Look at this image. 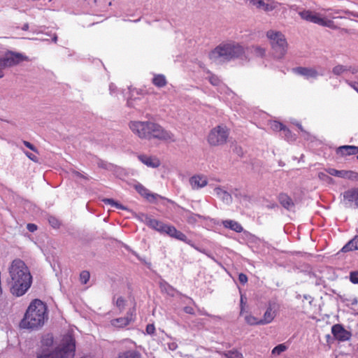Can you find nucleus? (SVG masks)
<instances>
[{"instance_id": "680f3d73", "label": "nucleus", "mask_w": 358, "mask_h": 358, "mask_svg": "<svg viewBox=\"0 0 358 358\" xmlns=\"http://www.w3.org/2000/svg\"><path fill=\"white\" fill-rule=\"evenodd\" d=\"M115 90V86L113 85H110V93L113 94V91Z\"/></svg>"}, {"instance_id": "6e6552de", "label": "nucleus", "mask_w": 358, "mask_h": 358, "mask_svg": "<svg viewBox=\"0 0 358 358\" xmlns=\"http://www.w3.org/2000/svg\"><path fill=\"white\" fill-rule=\"evenodd\" d=\"M299 14L302 19L306 21L331 29H336V27L334 24V22L331 20L322 16L318 13L307 10L301 11L299 13Z\"/></svg>"}, {"instance_id": "cd10ccee", "label": "nucleus", "mask_w": 358, "mask_h": 358, "mask_svg": "<svg viewBox=\"0 0 358 358\" xmlns=\"http://www.w3.org/2000/svg\"><path fill=\"white\" fill-rule=\"evenodd\" d=\"M269 126L271 127V129H273V131H286V132H289V129L285 127L284 126L282 123L278 122V121H271L269 122Z\"/></svg>"}, {"instance_id": "6ab92c4d", "label": "nucleus", "mask_w": 358, "mask_h": 358, "mask_svg": "<svg viewBox=\"0 0 358 358\" xmlns=\"http://www.w3.org/2000/svg\"><path fill=\"white\" fill-rule=\"evenodd\" d=\"M163 233L184 242H186L187 239V236L183 233L177 230L175 227L171 225L166 224Z\"/></svg>"}, {"instance_id": "2eb2a0df", "label": "nucleus", "mask_w": 358, "mask_h": 358, "mask_svg": "<svg viewBox=\"0 0 358 358\" xmlns=\"http://www.w3.org/2000/svg\"><path fill=\"white\" fill-rule=\"evenodd\" d=\"M134 312V309L129 310V311L127 312L126 317L112 320L110 321L111 325L116 328H123L129 325L135 319Z\"/></svg>"}, {"instance_id": "3c124183", "label": "nucleus", "mask_w": 358, "mask_h": 358, "mask_svg": "<svg viewBox=\"0 0 358 358\" xmlns=\"http://www.w3.org/2000/svg\"><path fill=\"white\" fill-rule=\"evenodd\" d=\"M136 100V99H130L129 100H128L127 101L128 106L132 107V108H138V104L134 103Z\"/></svg>"}, {"instance_id": "c03bdc74", "label": "nucleus", "mask_w": 358, "mask_h": 358, "mask_svg": "<svg viewBox=\"0 0 358 358\" xmlns=\"http://www.w3.org/2000/svg\"><path fill=\"white\" fill-rule=\"evenodd\" d=\"M350 280L352 283L358 284V271L351 272L350 274Z\"/></svg>"}, {"instance_id": "de8ad7c7", "label": "nucleus", "mask_w": 358, "mask_h": 358, "mask_svg": "<svg viewBox=\"0 0 358 358\" xmlns=\"http://www.w3.org/2000/svg\"><path fill=\"white\" fill-rule=\"evenodd\" d=\"M7 68L6 64L3 62V60L1 57H0V78H3L4 76L3 70Z\"/></svg>"}, {"instance_id": "4c0bfd02", "label": "nucleus", "mask_w": 358, "mask_h": 358, "mask_svg": "<svg viewBox=\"0 0 358 358\" xmlns=\"http://www.w3.org/2000/svg\"><path fill=\"white\" fill-rule=\"evenodd\" d=\"M318 178L322 180V181H324L329 184H333L334 183V180L329 177L328 175H327L326 173H322V172H320L318 173Z\"/></svg>"}, {"instance_id": "9d476101", "label": "nucleus", "mask_w": 358, "mask_h": 358, "mask_svg": "<svg viewBox=\"0 0 358 358\" xmlns=\"http://www.w3.org/2000/svg\"><path fill=\"white\" fill-rule=\"evenodd\" d=\"M341 202L346 208L357 209L358 208V187L345 190L342 194Z\"/></svg>"}, {"instance_id": "bf43d9fd", "label": "nucleus", "mask_w": 358, "mask_h": 358, "mask_svg": "<svg viewBox=\"0 0 358 358\" xmlns=\"http://www.w3.org/2000/svg\"><path fill=\"white\" fill-rule=\"evenodd\" d=\"M285 137L289 140L291 138V137L289 136V134H290V131L289 130V132H286V131H283Z\"/></svg>"}, {"instance_id": "603ef678", "label": "nucleus", "mask_w": 358, "mask_h": 358, "mask_svg": "<svg viewBox=\"0 0 358 358\" xmlns=\"http://www.w3.org/2000/svg\"><path fill=\"white\" fill-rule=\"evenodd\" d=\"M349 71L352 74H356L358 72V68L357 66H347V72Z\"/></svg>"}, {"instance_id": "f704fd0d", "label": "nucleus", "mask_w": 358, "mask_h": 358, "mask_svg": "<svg viewBox=\"0 0 358 358\" xmlns=\"http://www.w3.org/2000/svg\"><path fill=\"white\" fill-rule=\"evenodd\" d=\"M103 202L105 203L110 205L111 206H115V208H119V209H125V208L122 205L115 201L112 199H103Z\"/></svg>"}, {"instance_id": "a878e982", "label": "nucleus", "mask_w": 358, "mask_h": 358, "mask_svg": "<svg viewBox=\"0 0 358 358\" xmlns=\"http://www.w3.org/2000/svg\"><path fill=\"white\" fill-rule=\"evenodd\" d=\"M355 250H358V235L345 245L341 249V251L346 252Z\"/></svg>"}, {"instance_id": "39448f33", "label": "nucleus", "mask_w": 358, "mask_h": 358, "mask_svg": "<svg viewBox=\"0 0 358 358\" xmlns=\"http://www.w3.org/2000/svg\"><path fill=\"white\" fill-rule=\"evenodd\" d=\"M266 37L271 45L273 57L278 59L283 58L287 53L288 47L284 34L278 31L269 30L266 32Z\"/></svg>"}, {"instance_id": "393cba45", "label": "nucleus", "mask_w": 358, "mask_h": 358, "mask_svg": "<svg viewBox=\"0 0 358 358\" xmlns=\"http://www.w3.org/2000/svg\"><path fill=\"white\" fill-rule=\"evenodd\" d=\"M275 317V313L271 307H268L264 313L263 319L260 320V324L271 323Z\"/></svg>"}, {"instance_id": "5701e85b", "label": "nucleus", "mask_w": 358, "mask_h": 358, "mask_svg": "<svg viewBox=\"0 0 358 358\" xmlns=\"http://www.w3.org/2000/svg\"><path fill=\"white\" fill-rule=\"evenodd\" d=\"M337 152L342 156L355 155L358 153V147L354 145L341 146L338 148Z\"/></svg>"}, {"instance_id": "0eeeda50", "label": "nucleus", "mask_w": 358, "mask_h": 358, "mask_svg": "<svg viewBox=\"0 0 358 358\" xmlns=\"http://www.w3.org/2000/svg\"><path fill=\"white\" fill-rule=\"evenodd\" d=\"M229 136V130L224 125H217L213 128L207 138L210 145L218 146L227 143Z\"/></svg>"}, {"instance_id": "864d4df0", "label": "nucleus", "mask_w": 358, "mask_h": 358, "mask_svg": "<svg viewBox=\"0 0 358 358\" xmlns=\"http://www.w3.org/2000/svg\"><path fill=\"white\" fill-rule=\"evenodd\" d=\"M238 280L241 283L245 284L248 282V277L243 273H240L238 275Z\"/></svg>"}, {"instance_id": "49530a36", "label": "nucleus", "mask_w": 358, "mask_h": 358, "mask_svg": "<svg viewBox=\"0 0 358 358\" xmlns=\"http://www.w3.org/2000/svg\"><path fill=\"white\" fill-rule=\"evenodd\" d=\"M49 223L54 227V228H57L59 226V222L57 219L55 218V217H50L49 218Z\"/></svg>"}, {"instance_id": "ddd939ff", "label": "nucleus", "mask_w": 358, "mask_h": 358, "mask_svg": "<svg viewBox=\"0 0 358 358\" xmlns=\"http://www.w3.org/2000/svg\"><path fill=\"white\" fill-rule=\"evenodd\" d=\"M326 172L329 175L344 178L348 179L350 180H358V173L352 171H345V170H336L333 168H328L325 169Z\"/></svg>"}, {"instance_id": "7c9ffc66", "label": "nucleus", "mask_w": 358, "mask_h": 358, "mask_svg": "<svg viewBox=\"0 0 358 358\" xmlns=\"http://www.w3.org/2000/svg\"><path fill=\"white\" fill-rule=\"evenodd\" d=\"M332 72L336 76L342 75L347 72V66H343L341 64L336 65L333 68Z\"/></svg>"}, {"instance_id": "ea45409f", "label": "nucleus", "mask_w": 358, "mask_h": 358, "mask_svg": "<svg viewBox=\"0 0 358 358\" xmlns=\"http://www.w3.org/2000/svg\"><path fill=\"white\" fill-rule=\"evenodd\" d=\"M198 217L201 218L203 217L199 215H197V214H194V213H189V215L187 217V220L189 223L194 224V223L196 222Z\"/></svg>"}, {"instance_id": "c756f323", "label": "nucleus", "mask_w": 358, "mask_h": 358, "mask_svg": "<svg viewBox=\"0 0 358 358\" xmlns=\"http://www.w3.org/2000/svg\"><path fill=\"white\" fill-rule=\"evenodd\" d=\"M245 320L250 325H261L260 320L252 315H246L245 316Z\"/></svg>"}, {"instance_id": "338daca9", "label": "nucleus", "mask_w": 358, "mask_h": 358, "mask_svg": "<svg viewBox=\"0 0 358 358\" xmlns=\"http://www.w3.org/2000/svg\"><path fill=\"white\" fill-rule=\"evenodd\" d=\"M357 159H358V155H357Z\"/></svg>"}, {"instance_id": "69168bd1", "label": "nucleus", "mask_w": 358, "mask_h": 358, "mask_svg": "<svg viewBox=\"0 0 358 358\" xmlns=\"http://www.w3.org/2000/svg\"><path fill=\"white\" fill-rule=\"evenodd\" d=\"M298 127H299V128L301 131H303V129H302V127H301V124H298Z\"/></svg>"}, {"instance_id": "f3484780", "label": "nucleus", "mask_w": 358, "mask_h": 358, "mask_svg": "<svg viewBox=\"0 0 358 358\" xmlns=\"http://www.w3.org/2000/svg\"><path fill=\"white\" fill-rule=\"evenodd\" d=\"M294 71L306 79H316L320 75H322L314 68L298 67L294 69Z\"/></svg>"}, {"instance_id": "c9c22d12", "label": "nucleus", "mask_w": 358, "mask_h": 358, "mask_svg": "<svg viewBox=\"0 0 358 358\" xmlns=\"http://www.w3.org/2000/svg\"><path fill=\"white\" fill-rule=\"evenodd\" d=\"M251 51L253 52L258 57H263L265 55V49L259 46H254L251 48Z\"/></svg>"}, {"instance_id": "09e8293b", "label": "nucleus", "mask_w": 358, "mask_h": 358, "mask_svg": "<svg viewBox=\"0 0 358 358\" xmlns=\"http://www.w3.org/2000/svg\"><path fill=\"white\" fill-rule=\"evenodd\" d=\"M23 144L28 148H29L30 150H31L32 151H34V152H38V150L36 149V148L32 145L31 143L27 141H23Z\"/></svg>"}, {"instance_id": "473e14b6", "label": "nucleus", "mask_w": 358, "mask_h": 358, "mask_svg": "<svg viewBox=\"0 0 358 358\" xmlns=\"http://www.w3.org/2000/svg\"><path fill=\"white\" fill-rule=\"evenodd\" d=\"M287 349V348L285 344H280L272 350V354L274 355H279L280 353L285 352Z\"/></svg>"}, {"instance_id": "c85d7f7f", "label": "nucleus", "mask_w": 358, "mask_h": 358, "mask_svg": "<svg viewBox=\"0 0 358 358\" xmlns=\"http://www.w3.org/2000/svg\"><path fill=\"white\" fill-rule=\"evenodd\" d=\"M152 82L155 85L159 87H162L166 85V78L163 75L155 76Z\"/></svg>"}, {"instance_id": "aec40b11", "label": "nucleus", "mask_w": 358, "mask_h": 358, "mask_svg": "<svg viewBox=\"0 0 358 358\" xmlns=\"http://www.w3.org/2000/svg\"><path fill=\"white\" fill-rule=\"evenodd\" d=\"M144 222L149 227H150L160 233L164 232V229L166 225L164 222H162L159 220L151 218L148 216H145Z\"/></svg>"}, {"instance_id": "f03ea898", "label": "nucleus", "mask_w": 358, "mask_h": 358, "mask_svg": "<svg viewBox=\"0 0 358 358\" xmlns=\"http://www.w3.org/2000/svg\"><path fill=\"white\" fill-rule=\"evenodd\" d=\"M48 319L46 304L39 299H34L29 305L20 327L26 329H38L44 325Z\"/></svg>"}, {"instance_id": "a19ab883", "label": "nucleus", "mask_w": 358, "mask_h": 358, "mask_svg": "<svg viewBox=\"0 0 358 358\" xmlns=\"http://www.w3.org/2000/svg\"><path fill=\"white\" fill-rule=\"evenodd\" d=\"M72 176L74 178H76V179H80H80H84V180H89V178L87 176H85V175H84V174H83V173H80V172H78L77 171H75V170L72 171Z\"/></svg>"}, {"instance_id": "79ce46f5", "label": "nucleus", "mask_w": 358, "mask_h": 358, "mask_svg": "<svg viewBox=\"0 0 358 358\" xmlns=\"http://www.w3.org/2000/svg\"><path fill=\"white\" fill-rule=\"evenodd\" d=\"M169 348V350H171V351H173L177 349L178 348V344L177 343L173 340L171 338H170L169 341H168L166 344Z\"/></svg>"}, {"instance_id": "a18cd8bd", "label": "nucleus", "mask_w": 358, "mask_h": 358, "mask_svg": "<svg viewBox=\"0 0 358 358\" xmlns=\"http://www.w3.org/2000/svg\"><path fill=\"white\" fill-rule=\"evenodd\" d=\"M22 151H23V152L25 154V155H26V156H27L29 159H31V161H33V162H38V157H37L35 155H34V154H32V153H31V152H29L25 151V150H22Z\"/></svg>"}, {"instance_id": "6e6d98bb", "label": "nucleus", "mask_w": 358, "mask_h": 358, "mask_svg": "<svg viewBox=\"0 0 358 358\" xmlns=\"http://www.w3.org/2000/svg\"><path fill=\"white\" fill-rule=\"evenodd\" d=\"M27 228L31 232H34L37 229V227L34 224H28Z\"/></svg>"}, {"instance_id": "412c9836", "label": "nucleus", "mask_w": 358, "mask_h": 358, "mask_svg": "<svg viewBox=\"0 0 358 358\" xmlns=\"http://www.w3.org/2000/svg\"><path fill=\"white\" fill-rule=\"evenodd\" d=\"M215 195L224 203L230 204L232 202L231 195L221 187H216L214 189Z\"/></svg>"}, {"instance_id": "4468645a", "label": "nucleus", "mask_w": 358, "mask_h": 358, "mask_svg": "<svg viewBox=\"0 0 358 358\" xmlns=\"http://www.w3.org/2000/svg\"><path fill=\"white\" fill-rule=\"evenodd\" d=\"M189 185L193 190H198L207 186L208 180L203 174H195L189 178Z\"/></svg>"}, {"instance_id": "dca6fc26", "label": "nucleus", "mask_w": 358, "mask_h": 358, "mask_svg": "<svg viewBox=\"0 0 358 358\" xmlns=\"http://www.w3.org/2000/svg\"><path fill=\"white\" fill-rule=\"evenodd\" d=\"M331 333L334 338L339 341H348L351 337V333L346 329L341 324H334L331 327Z\"/></svg>"}, {"instance_id": "b1692460", "label": "nucleus", "mask_w": 358, "mask_h": 358, "mask_svg": "<svg viewBox=\"0 0 358 358\" xmlns=\"http://www.w3.org/2000/svg\"><path fill=\"white\" fill-rule=\"evenodd\" d=\"M223 226L227 229H230L237 233H241L243 231V227L238 222L232 220H226L222 221Z\"/></svg>"}, {"instance_id": "e2e57ef3", "label": "nucleus", "mask_w": 358, "mask_h": 358, "mask_svg": "<svg viewBox=\"0 0 358 358\" xmlns=\"http://www.w3.org/2000/svg\"><path fill=\"white\" fill-rule=\"evenodd\" d=\"M28 27H29L28 24H24V27H23L22 29H23V30H27V29H28Z\"/></svg>"}, {"instance_id": "7ed1b4c3", "label": "nucleus", "mask_w": 358, "mask_h": 358, "mask_svg": "<svg viewBox=\"0 0 358 358\" xmlns=\"http://www.w3.org/2000/svg\"><path fill=\"white\" fill-rule=\"evenodd\" d=\"M244 53V48L236 43L220 44L209 53L210 59L215 63L229 61L241 57Z\"/></svg>"}, {"instance_id": "8fccbe9b", "label": "nucleus", "mask_w": 358, "mask_h": 358, "mask_svg": "<svg viewBox=\"0 0 358 358\" xmlns=\"http://www.w3.org/2000/svg\"><path fill=\"white\" fill-rule=\"evenodd\" d=\"M155 327L154 326V324H148L147 327H146V332L150 334V335H152L155 333Z\"/></svg>"}, {"instance_id": "72a5a7b5", "label": "nucleus", "mask_w": 358, "mask_h": 358, "mask_svg": "<svg viewBox=\"0 0 358 358\" xmlns=\"http://www.w3.org/2000/svg\"><path fill=\"white\" fill-rule=\"evenodd\" d=\"M227 358H243V355L237 350H231L224 354Z\"/></svg>"}, {"instance_id": "052dcab7", "label": "nucleus", "mask_w": 358, "mask_h": 358, "mask_svg": "<svg viewBox=\"0 0 358 358\" xmlns=\"http://www.w3.org/2000/svg\"><path fill=\"white\" fill-rule=\"evenodd\" d=\"M45 342H46V344L52 343V337H50V338H47V339L45 340Z\"/></svg>"}, {"instance_id": "9b49d317", "label": "nucleus", "mask_w": 358, "mask_h": 358, "mask_svg": "<svg viewBox=\"0 0 358 358\" xmlns=\"http://www.w3.org/2000/svg\"><path fill=\"white\" fill-rule=\"evenodd\" d=\"M1 58L7 68L17 65L23 61H29V57L26 55L12 51L7 52Z\"/></svg>"}, {"instance_id": "2f4dec72", "label": "nucleus", "mask_w": 358, "mask_h": 358, "mask_svg": "<svg viewBox=\"0 0 358 358\" xmlns=\"http://www.w3.org/2000/svg\"><path fill=\"white\" fill-rule=\"evenodd\" d=\"M117 358H140V355L136 351H127L120 354Z\"/></svg>"}, {"instance_id": "20e7f679", "label": "nucleus", "mask_w": 358, "mask_h": 358, "mask_svg": "<svg viewBox=\"0 0 358 358\" xmlns=\"http://www.w3.org/2000/svg\"><path fill=\"white\" fill-rule=\"evenodd\" d=\"M74 350V338L68 334L62 338L54 351L43 350L38 355V358H69L73 355Z\"/></svg>"}, {"instance_id": "4be33fe9", "label": "nucleus", "mask_w": 358, "mask_h": 358, "mask_svg": "<svg viewBox=\"0 0 358 358\" xmlns=\"http://www.w3.org/2000/svg\"><path fill=\"white\" fill-rule=\"evenodd\" d=\"M135 189L141 195L145 197L150 201H154L158 197L157 194L150 193V191L141 184L136 185Z\"/></svg>"}, {"instance_id": "e433bc0d", "label": "nucleus", "mask_w": 358, "mask_h": 358, "mask_svg": "<svg viewBox=\"0 0 358 358\" xmlns=\"http://www.w3.org/2000/svg\"><path fill=\"white\" fill-rule=\"evenodd\" d=\"M90 278V274L87 271H83L80 274V280L83 284H86L89 281Z\"/></svg>"}, {"instance_id": "a211bd4d", "label": "nucleus", "mask_w": 358, "mask_h": 358, "mask_svg": "<svg viewBox=\"0 0 358 358\" xmlns=\"http://www.w3.org/2000/svg\"><path fill=\"white\" fill-rule=\"evenodd\" d=\"M138 160L143 164L150 168H157L160 166V160L155 156H150L147 155H138Z\"/></svg>"}, {"instance_id": "bb28decb", "label": "nucleus", "mask_w": 358, "mask_h": 358, "mask_svg": "<svg viewBox=\"0 0 358 358\" xmlns=\"http://www.w3.org/2000/svg\"><path fill=\"white\" fill-rule=\"evenodd\" d=\"M280 203L287 209L291 210L294 206V203L291 198L285 194H281L279 196Z\"/></svg>"}, {"instance_id": "423d86ee", "label": "nucleus", "mask_w": 358, "mask_h": 358, "mask_svg": "<svg viewBox=\"0 0 358 358\" xmlns=\"http://www.w3.org/2000/svg\"><path fill=\"white\" fill-rule=\"evenodd\" d=\"M173 134L164 129L159 123L150 121L146 140L148 141H173Z\"/></svg>"}, {"instance_id": "0e129e2a", "label": "nucleus", "mask_w": 358, "mask_h": 358, "mask_svg": "<svg viewBox=\"0 0 358 358\" xmlns=\"http://www.w3.org/2000/svg\"><path fill=\"white\" fill-rule=\"evenodd\" d=\"M57 36H55L53 38H52V41L56 43L57 42Z\"/></svg>"}, {"instance_id": "13d9d810", "label": "nucleus", "mask_w": 358, "mask_h": 358, "mask_svg": "<svg viewBox=\"0 0 358 358\" xmlns=\"http://www.w3.org/2000/svg\"><path fill=\"white\" fill-rule=\"evenodd\" d=\"M349 85L358 93V83H350Z\"/></svg>"}, {"instance_id": "f257e3e1", "label": "nucleus", "mask_w": 358, "mask_h": 358, "mask_svg": "<svg viewBox=\"0 0 358 358\" xmlns=\"http://www.w3.org/2000/svg\"><path fill=\"white\" fill-rule=\"evenodd\" d=\"M9 273L12 280L11 293L16 296L24 295L32 282V277L25 263L19 259L13 260L9 268Z\"/></svg>"}, {"instance_id": "37998d69", "label": "nucleus", "mask_w": 358, "mask_h": 358, "mask_svg": "<svg viewBox=\"0 0 358 358\" xmlns=\"http://www.w3.org/2000/svg\"><path fill=\"white\" fill-rule=\"evenodd\" d=\"M116 306L120 310H122L125 306V301L122 297H118L116 301Z\"/></svg>"}, {"instance_id": "4d7b16f0", "label": "nucleus", "mask_w": 358, "mask_h": 358, "mask_svg": "<svg viewBox=\"0 0 358 358\" xmlns=\"http://www.w3.org/2000/svg\"><path fill=\"white\" fill-rule=\"evenodd\" d=\"M184 311L186 313H188V314H193L194 313V310H193V308H191V307H185L184 308Z\"/></svg>"}, {"instance_id": "5fc2aeb1", "label": "nucleus", "mask_w": 358, "mask_h": 358, "mask_svg": "<svg viewBox=\"0 0 358 358\" xmlns=\"http://www.w3.org/2000/svg\"><path fill=\"white\" fill-rule=\"evenodd\" d=\"M245 299V297L243 295H241V314L243 313L245 303H246Z\"/></svg>"}, {"instance_id": "f8f14e48", "label": "nucleus", "mask_w": 358, "mask_h": 358, "mask_svg": "<svg viewBox=\"0 0 358 358\" xmlns=\"http://www.w3.org/2000/svg\"><path fill=\"white\" fill-rule=\"evenodd\" d=\"M249 3L258 9L265 12H270L276 10L280 3L274 0H247Z\"/></svg>"}, {"instance_id": "1a4fd4ad", "label": "nucleus", "mask_w": 358, "mask_h": 358, "mask_svg": "<svg viewBox=\"0 0 358 358\" xmlns=\"http://www.w3.org/2000/svg\"><path fill=\"white\" fill-rule=\"evenodd\" d=\"M150 124V120H132L129 122L128 127L134 135L141 140H146Z\"/></svg>"}, {"instance_id": "58836bf2", "label": "nucleus", "mask_w": 358, "mask_h": 358, "mask_svg": "<svg viewBox=\"0 0 358 358\" xmlns=\"http://www.w3.org/2000/svg\"><path fill=\"white\" fill-rule=\"evenodd\" d=\"M209 82L214 86H220L221 85V80L215 75H211L208 78Z\"/></svg>"}]
</instances>
